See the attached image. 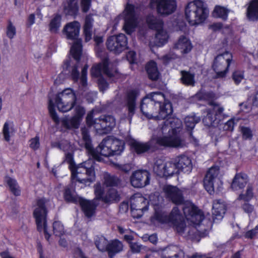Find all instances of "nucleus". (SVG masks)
<instances>
[{
	"label": "nucleus",
	"instance_id": "680f3d73",
	"mask_svg": "<svg viewBox=\"0 0 258 258\" xmlns=\"http://www.w3.org/2000/svg\"><path fill=\"white\" fill-rule=\"evenodd\" d=\"M240 109L244 113H248L251 110V106L247 103H243L240 104Z\"/></svg>",
	"mask_w": 258,
	"mask_h": 258
},
{
	"label": "nucleus",
	"instance_id": "f8f14e48",
	"mask_svg": "<svg viewBox=\"0 0 258 258\" xmlns=\"http://www.w3.org/2000/svg\"><path fill=\"white\" fill-rule=\"evenodd\" d=\"M147 22L150 28L157 31L154 38L155 41L154 43L150 42V46L160 47L166 44L168 41L169 35L167 32L163 29L162 20L153 16H149L147 19Z\"/></svg>",
	"mask_w": 258,
	"mask_h": 258
},
{
	"label": "nucleus",
	"instance_id": "5701e85b",
	"mask_svg": "<svg viewBox=\"0 0 258 258\" xmlns=\"http://www.w3.org/2000/svg\"><path fill=\"white\" fill-rule=\"evenodd\" d=\"M172 163L175 166V173L182 172L189 173L192 168L191 159L185 155L177 157Z\"/></svg>",
	"mask_w": 258,
	"mask_h": 258
},
{
	"label": "nucleus",
	"instance_id": "3c124183",
	"mask_svg": "<svg viewBox=\"0 0 258 258\" xmlns=\"http://www.w3.org/2000/svg\"><path fill=\"white\" fill-rule=\"evenodd\" d=\"M233 79L236 84H239L244 79L243 72L237 71L234 72Z\"/></svg>",
	"mask_w": 258,
	"mask_h": 258
},
{
	"label": "nucleus",
	"instance_id": "2eb2a0df",
	"mask_svg": "<svg viewBox=\"0 0 258 258\" xmlns=\"http://www.w3.org/2000/svg\"><path fill=\"white\" fill-rule=\"evenodd\" d=\"M192 48V45L190 39L187 37L182 35L175 42L172 49L163 57V60L165 63H168L171 59L176 58L177 55L174 51L175 50L184 54L189 52Z\"/></svg>",
	"mask_w": 258,
	"mask_h": 258
},
{
	"label": "nucleus",
	"instance_id": "bb28decb",
	"mask_svg": "<svg viewBox=\"0 0 258 258\" xmlns=\"http://www.w3.org/2000/svg\"><path fill=\"white\" fill-rule=\"evenodd\" d=\"M226 204L220 200H215L213 205L212 215L213 220H221L226 211Z\"/></svg>",
	"mask_w": 258,
	"mask_h": 258
},
{
	"label": "nucleus",
	"instance_id": "e433bc0d",
	"mask_svg": "<svg viewBox=\"0 0 258 258\" xmlns=\"http://www.w3.org/2000/svg\"><path fill=\"white\" fill-rule=\"evenodd\" d=\"M229 11L226 8L220 6H216L212 13L213 17L226 20L228 17Z\"/></svg>",
	"mask_w": 258,
	"mask_h": 258
},
{
	"label": "nucleus",
	"instance_id": "a878e982",
	"mask_svg": "<svg viewBox=\"0 0 258 258\" xmlns=\"http://www.w3.org/2000/svg\"><path fill=\"white\" fill-rule=\"evenodd\" d=\"M224 108L217 104H211L210 108L207 111V114L203 118V121L206 125H210L212 124L217 118L216 116L222 113Z\"/></svg>",
	"mask_w": 258,
	"mask_h": 258
},
{
	"label": "nucleus",
	"instance_id": "7ed1b4c3",
	"mask_svg": "<svg viewBox=\"0 0 258 258\" xmlns=\"http://www.w3.org/2000/svg\"><path fill=\"white\" fill-rule=\"evenodd\" d=\"M76 96L71 88L64 89L58 93L55 97V104L59 111L67 112L74 107V114L72 118L65 117L61 120L62 125L68 128H78L85 110L80 105H75Z\"/></svg>",
	"mask_w": 258,
	"mask_h": 258
},
{
	"label": "nucleus",
	"instance_id": "bf43d9fd",
	"mask_svg": "<svg viewBox=\"0 0 258 258\" xmlns=\"http://www.w3.org/2000/svg\"><path fill=\"white\" fill-rule=\"evenodd\" d=\"M126 58L128 61L131 63H134L136 62V53L133 51H129L127 55Z\"/></svg>",
	"mask_w": 258,
	"mask_h": 258
},
{
	"label": "nucleus",
	"instance_id": "052dcab7",
	"mask_svg": "<svg viewBox=\"0 0 258 258\" xmlns=\"http://www.w3.org/2000/svg\"><path fill=\"white\" fill-rule=\"evenodd\" d=\"M234 126V120L231 119L229 120L224 125V128L227 131H232Z\"/></svg>",
	"mask_w": 258,
	"mask_h": 258
},
{
	"label": "nucleus",
	"instance_id": "423d86ee",
	"mask_svg": "<svg viewBox=\"0 0 258 258\" xmlns=\"http://www.w3.org/2000/svg\"><path fill=\"white\" fill-rule=\"evenodd\" d=\"M209 15V9L202 0L190 2L185 6V18L191 26H198L203 24L208 18Z\"/></svg>",
	"mask_w": 258,
	"mask_h": 258
},
{
	"label": "nucleus",
	"instance_id": "58836bf2",
	"mask_svg": "<svg viewBox=\"0 0 258 258\" xmlns=\"http://www.w3.org/2000/svg\"><path fill=\"white\" fill-rule=\"evenodd\" d=\"M181 81L182 83L188 86H194L195 85L194 75L186 71L181 72Z\"/></svg>",
	"mask_w": 258,
	"mask_h": 258
},
{
	"label": "nucleus",
	"instance_id": "6e6d98bb",
	"mask_svg": "<svg viewBox=\"0 0 258 258\" xmlns=\"http://www.w3.org/2000/svg\"><path fill=\"white\" fill-rule=\"evenodd\" d=\"M257 236H258V225L254 229L247 231L245 233V237L247 238H252Z\"/></svg>",
	"mask_w": 258,
	"mask_h": 258
},
{
	"label": "nucleus",
	"instance_id": "774afa93",
	"mask_svg": "<svg viewBox=\"0 0 258 258\" xmlns=\"http://www.w3.org/2000/svg\"><path fill=\"white\" fill-rule=\"evenodd\" d=\"M124 239L130 244L131 243H132L131 241L134 239L133 234L132 233L128 234V233H126L124 235Z\"/></svg>",
	"mask_w": 258,
	"mask_h": 258
},
{
	"label": "nucleus",
	"instance_id": "20e7f679",
	"mask_svg": "<svg viewBox=\"0 0 258 258\" xmlns=\"http://www.w3.org/2000/svg\"><path fill=\"white\" fill-rule=\"evenodd\" d=\"M155 195L151 196L150 199L152 204L154 206L155 214L151 218V221L155 226H160L164 224H168L173 228L180 235L184 237L194 238V232L196 231L195 227L186 226L185 221L180 214L178 208L175 207L172 210L170 215L167 217L164 214L157 211L156 206L158 203L154 201Z\"/></svg>",
	"mask_w": 258,
	"mask_h": 258
},
{
	"label": "nucleus",
	"instance_id": "9d476101",
	"mask_svg": "<svg viewBox=\"0 0 258 258\" xmlns=\"http://www.w3.org/2000/svg\"><path fill=\"white\" fill-rule=\"evenodd\" d=\"M49 201L45 198H41L37 200L33 212L37 229L40 232H43L45 238L49 241L50 234L49 233L46 224L47 210L46 206Z\"/></svg>",
	"mask_w": 258,
	"mask_h": 258
},
{
	"label": "nucleus",
	"instance_id": "4d7b16f0",
	"mask_svg": "<svg viewBox=\"0 0 258 258\" xmlns=\"http://www.w3.org/2000/svg\"><path fill=\"white\" fill-rule=\"evenodd\" d=\"M243 210L248 215L254 212V206L248 203H244L242 206Z\"/></svg>",
	"mask_w": 258,
	"mask_h": 258
},
{
	"label": "nucleus",
	"instance_id": "6e6552de",
	"mask_svg": "<svg viewBox=\"0 0 258 258\" xmlns=\"http://www.w3.org/2000/svg\"><path fill=\"white\" fill-rule=\"evenodd\" d=\"M91 74L94 78H99L98 84L100 90L102 91L108 88L107 82L101 77L103 74H106L109 77H114L115 79H117L120 76L115 69L113 71L112 65L108 62L107 58L93 66L91 70Z\"/></svg>",
	"mask_w": 258,
	"mask_h": 258
},
{
	"label": "nucleus",
	"instance_id": "a211bd4d",
	"mask_svg": "<svg viewBox=\"0 0 258 258\" xmlns=\"http://www.w3.org/2000/svg\"><path fill=\"white\" fill-rule=\"evenodd\" d=\"M183 213L186 221L189 222L195 226L200 225L204 219L203 214L202 211L190 202H187L183 208Z\"/></svg>",
	"mask_w": 258,
	"mask_h": 258
},
{
	"label": "nucleus",
	"instance_id": "a18cd8bd",
	"mask_svg": "<svg viewBox=\"0 0 258 258\" xmlns=\"http://www.w3.org/2000/svg\"><path fill=\"white\" fill-rule=\"evenodd\" d=\"M48 110L51 118L56 123H58L59 122V118L55 111L53 102L50 99L49 100L48 103Z\"/></svg>",
	"mask_w": 258,
	"mask_h": 258
},
{
	"label": "nucleus",
	"instance_id": "1a4fd4ad",
	"mask_svg": "<svg viewBox=\"0 0 258 258\" xmlns=\"http://www.w3.org/2000/svg\"><path fill=\"white\" fill-rule=\"evenodd\" d=\"M124 143L121 140L113 137H107L104 139L96 148L98 158L94 159L99 161L100 155L104 156H110L119 155L123 150Z\"/></svg>",
	"mask_w": 258,
	"mask_h": 258
},
{
	"label": "nucleus",
	"instance_id": "c756f323",
	"mask_svg": "<svg viewBox=\"0 0 258 258\" xmlns=\"http://www.w3.org/2000/svg\"><path fill=\"white\" fill-rule=\"evenodd\" d=\"M247 18L252 21L258 19V0H251L246 9Z\"/></svg>",
	"mask_w": 258,
	"mask_h": 258
},
{
	"label": "nucleus",
	"instance_id": "cd10ccee",
	"mask_svg": "<svg viewBox=\"0 0 258 258\" xmlns=\"http://www.w3.org/2000/svg\"><path fill=\"white\" fill-rule=\"evenodd\" d=\"M128 143L132 151L138 154L145 153L150 148L148 143L141 142L134 139H129Z\"/></svg>",
	"mask_w": 258,
	"mask_h": 258
},
{
	"label": "nucleus",
	"instance_id": "a19ab883",
	"mask_svg": "<svg viewBox=\"0 0 258 258\" xmlns=\"http://www.w3.org/2000/svg\"><path fill=\"white\" fill-rule=\"evenodd\" d=\"M95 243L100 251L108 250L109 244L107 239L103 236L97 237L95 238Z\"/></svg>",
	"mask_w": 258,
	"mask_h": 258
},
{
	"label": "nucleus",
	"instance_id": "b1692460",
	"mask_svg": "<svg viewBox=\"0 0 258 258\" xmlns=\"http://www.w3.org/2000/svg\"><path fill=\"white\" fill-rule=\"evenodd\" d=\"M163 190L166 197L175 204H181L183 202V191L176 186L166 185Z\"/></svg>",
	"mask_w": 258,
	"mask_h": 258
},
{
	"label": "nucleus",
	"instance_id": "0e129e2a",
	"mask_svg": "<svg viewBox=\"0 0 258 258\" xmlns=\"http://www.w3.org/2000/svg\"><path fill=\"white\" fill-rule=\"evenodd\" d=\"M184 252L178 248V252H175L173 255H170V258H183Z\"/></svg>",
	"mask_w": 258,
	"mask_h": 258
},
{
	"label": "nucleus",
	"instance_id": "393cba45",
	"mask_svg": "<svg viewBox=\"0 0 258 258\" xmlns=\"http://www.w3.org/2000/svg\"><path fill=\"white\" fill-rule=\"evenodd\" d=\"M88 66L85 65L82 70L81 75L79 78V74L78 71V66L73 67L71 72V76L73 80L75 82L79 81V87L80 89L85 90L87 87V70Z\"/></svg>",
	"mask_w": 258,
	"mask_h": 258
},
{
	"label": "nucleus",
	"instance_id": "ea45409f",
	"mask_svg": "<svg viewBox=\"0 0 258 258\" xmlns=\"http://www.w3.org/2000/svg\"><path fill=\"white\" fill-rule=\"evenodd\" d=\"M200 120V118L195 115L186 116L185 118L184 123L187 130L189 131L192 130L195 127L196 124Z\"/></svg>",
	"mask_w": 258,
	"mask_h": 258
},
{
	"label": "nucleus",
	"instance_id": "f704fd0d",
	"mask_svg": "<svg viewBox=\"0 0 258 258\" xmlns=\"http://www.w3.org/2000/svg\"><path fill=\"white\" fill-rule=\"evenodd\" d=\"M146 70L150 79L156 80L158 79L160 73L155 62L154 61L149 62L146 65Z\"/></svg>",
	"mask_w": 258,
	"mask_h": 258
},
{
	"label": "nucleus",
	"instance_id": "6ab92c4d",
	"mask_svg": "<svg viewBox=\"0 0 258 258\" xmlns=\"http://www.w3.org/2000/svg\"><path fill=\"white\" fill-rule=\"evenodd\" d=\"M127 38L123 34L109 37L106 42L107 48L117 54L124 50L127 48Z\"/></svg>",
	"mask_w": 258,
	"mask_h": 258
},
{
	"label": "nucleus",
	"instance_id": "864d4df0",
	"mask_svg": "<svg viewBox=\"0 0 258 258\" xmlns=\"http://www.w3.org/2000/svg\"><path fill=\"white\" fill-rule=\"evenodd\" d=\"M241 132L243 138L245 139H250L252 137V132L251 130L247 127H241Z\"/></svg>",
	"mask_w": 258,
	"mask_h": 258
},
{
	"label": "nucleus",
	"instance_id": "5fc2aeb1",
	"mask_svg": "<svg viewBox=\"0 0 258 258\" xmlns=\"http://www.w3.org/2000/svg\"><path fill=\"white\" fill-rule=\"evenodd\" d=\"M91 6V0H81V7L83 12H87Z\"/></svg>",
	"mask_w": 258,
	"mask_h": 258
},
{
	"label": "nucleus",
	"instance_id": "f3484780",
	"mask_svg": "<svg viewBox=\"0 0 258 258\" xmlns=\"http://www.w3.org/2000/svg\"><path fill=\"white\" fill-rule=\"evenodd\" d=\"M130 204L132 215L135 218L141 217L148 210L149 204L148 200L139 193L131 198Z\"/></svg>",
	"mask_w": 258,
	"mask_h": 258
},
{
	"label": "nucleus",
	"instance_id": "473e14b6",
	"mask_svg": "<svg viewBox=\"0 0 258 258\" xmlns=\"http://www.w3.org/2000/svg\"><path fill=\"white\" fill-rule=\"evenodd\" d=\"M82 133L83 136V139L85 142V148L88 153V154L94 159L98 158V156L96 153V149H94L92 148V145L90 142V137L88 134V132L86 128L82 129Z\"/></svg>",
	"mask_w": 258,
	"mask_h": 258
},
{
	"label": "nucleus",
	"instance_id": "412c9836",
	"mask_svg": "<svg viewBox=\"0 0 258 258\" xmlns=\"http://www.w3.org/2000/svg\"><path fill=\"white\" fill-rule=\"evenodd\" d=\"M153 170L160 176H169L175 173V166L172 161L165 162L162 159L156 161Z\"/></svg>",
	"mask_w": 258,
	"mask_h": 258
},
{
	"label": "nucleus",
	"instance_id": "dca6fc26",
	"mask_svg": "<svg viewBox=\"0 0 258 258\" xmlns=\"http://www.w3.org/2000/svg\"><path fill=\"white\" fill-rule=\"evenodd\" d=\"M232 60V55L229 52H225L215 57L213 68L218 77H223L226 75Z\"/></svg>",
	"mask_w": 258,
	"mask_h": 258
},
{
	"label": "nucleus",
	"instance_id": "4c0bfd02",
	"mask_svg": "<svg viewBox=\"0 0 258 258\" xmlns=\"http://www.w3.org/2000/svg\"><path fill=\"white\" fill-rule=\"evenodd\" d=\"M123 249L122 243L118 240H112L108 247V251L109 255L121 251Z\"/></svg>",
	"mask_w": 258,
	"mask_h": 258
},
{
	"label": "nucleus",
	"instance_id": "f257e3e1",
	"mask_svg": "<svg viewBox=\"0 0 258 258\" xmlns=\"http://www.w3.org/2000/svg\"><path fill=\"white\" fill-rule=\"evenodd\" d=\"M141 109L149 119L167 118L157 128L153 137L158 145L169 148H180L184 145L180 133L181 122L177 118L169 117L172 113V106L163 93L153 92L148 95L142 100Z\"/></svg>",
	"mask_w": 258,
	"mask_h": 258
},
{
	"label": "nucleus",
	"instance_id": "2f4dec72",
	"mask_svg": "<svg viewBox=\"0 0 258 258\" xmlns=\"http://www.w3.org/2000/svg\"><path fill=\"white\" fill-rule=\"evenodd\" d=\"M247 182V176L240 173L237 174L231 184V188L233 190L237 191L243 188Z\"/></svg>",
	"mask_w": 258,
	"mask_h": 258
},
{
	"label": "nucleus",
	"instance_id": "603ef678",
	"mask_svg": "<svg viewBox=\"0 0 258 258\" xmlns=\"http://www.w3.org/2000/svg\"><path fill=\"white\" fill-rule=\"evenodd\" d=\"M40 142L38 137H35L29 141V147L33 150H36L39 148Z\"/></svg>",
	"mask_w": 258,
	"mask_h": 258
},
{
	"label": "nucleus",
	"instance_id": "69168bd1",
	"mask_svg": "<svg viewBox=\"0 0 258 258\" xmlns=\"http://www.w3.org/2000/svg\"><path fill=\"white\" fill-rule=\"evenodd\" d=\"M35 17L34 14H30L29 16L28 20H27V25L29 26H32L35 23Z\"/></svg>",
	"mask_w": 258,
	"mask_h": 258
},
{
	"label": "nucleus",
	"instance_id": "49530a36",
	"mask_svg": "<svg viewBox=\"0 0 258 258\" xmlns=\"http://www.w3.org/2000/svg\"><path fill=\"white\" fill-rule=\"evenodd\" d=\"M178 247L176 246H171L166 248L163 250L162 256L163 258H170V256L173 255L175 252H178Z\"/></svg>",
	"mask_w": 258,
	"mask_h": 258
},
{
	"label": "nucleus",
	"instance_id": "4468645a",
	"mask_svg": "<svg viewBox=\"0 0 258 258\" xmlns=\"http://www.w3.org/2000/svg\"><path fill=\"white\" fill-rule=\"evenodd\" d=\"M221 176L218 166H213L207 171L204 179V185L210 195L213 194L215 190H220L223 184Z\"/></svg>",
	"mask_w": 258,
	"mask_h": 258
},
{
	"label": "nucleus",
	"instance_id": "9b49d317",
	"mask_svg": "<svg viewBox=\"0 0 258 258\" xmlns=\"http://www.w3.org/2000/svg\"><path fill=\"white\" fill-rule=\"evenodd\" d=\"M86 121L87 124L90 127H93L99 134H107L116 124L115 118L111 115H102L93 120L92 112L88 114Z\"/></svg>",
	"mask_w": 258,
	"mask_h": 258
},
{
	"label": "nucleus",
	"instance_id": "c03bdc74",
	"mask_svg": "<svg viewBox=\"0 0 258 258\" xmlns=\"http://www.w3.org/2000/svg\"><path fill=\"white\" fill-rule=\"evenodd\" d=\"M253 197V190L251 186H248L245 191L241 193L238 198V200L245 202L250 201Z\"/></svg>",
	"mask_w": 258,
	"mask_h": 258
},
{
	"label": "nucleus",
	"instance_id": "c85d7f7f",
	"mask_svg": "<svg viewBox=\"0 0 258 258\" xmlns=\"http://www.w3.org/2000/svg\"><path fill=\"white\" fill-rule=\"evenodd\" d=\"M138 94L139 92L137 90H130L127 93V105L128 111V116L130 119L134 113L135 109V99L138 95Z\"/></svg>",
	"mask_w": 258,
	"mask_h": 258
},
{
	"label": "nucleus",
	"instance_id": "338daca9",
	"mask_svg": "<svg viewBox=\"0 0 258 258\" xmlns=\"http://www.w3.org/2000/svg\"><path fill=\"white\" fill-rule=\"evenodd\" d=\"M119 168L121 170L124 171L125 172H127L131 170L132 166H131V165L127 164L120 165L119 166Z\"/></svg>",
	"mask_w": 258,
	"mask_h": 258
},
{
	"label": "nucleus",
	"instance_id": "79ce46f5",
	"mask_svg": "<svg viewBox=\"0 0 258 258\" xmlns=\"http://www.w3.org/2000/svg\"><path fill=\"white\" fill-rule=\"evenodd\" d=\"M61 16L59 15L56 14L51 19L49 29L52 32H56L59 29L61 25Z\"/></svg>",
	"mask_w": 258,
	"mask_h": 258
},
{
	"label": "nucleus",
	"instance_id": "72a5a7b5",
	"mask_svg": "<svg viewBox=\"0 0 258 258\" xmlns=\"http://www.w3.org/2000/svg\"><path fill=\"white\" fill-rule=\"evenodd\" d=\"M93 22L94 20L92 16L88 15L86 16L83 27V32L86 42L90 41L92 39V28Z\"/></svg>",
	"mask_w": 258,
	"mask_h": 258
},
{
	"label": "nucleus",
	"instance_id": "de8ad7c7",
	"mask_svg": "<svg viewBox=\"0 0 258 258\" xmlns=\"http://www.w3.org/2000/svg\"><path fill=\"white\" fill-rule=\"evenodd\" d=\"M54 234L57 236H60L64 233L63 225L59 221H55L53 225Z\"/></svg>",
	"mask_w": 258,
	"mask_h": 258
},
{
	"label": "nucleus",
	"instance_id": "c9c22d12",
	"mask_svg": "<svg viewBox=\"0 0 258 258\" xmlns=\"http://www.w3.org/2000/svg\"><path fill=\"white\" fill-rule=\"evenodd\" d=\"M15 132L16 129L12 122L7 121L5 123L3 128V135L6 141L9 142Z\"/></svg>",
	"mask_w": 258,
	"mask_h": 258
},
{
	"label": "nucleus",
	"instance_id": "aec40b11",
	"mask_svg": "<svg viewBox=\"0 0 258 258\" xmlns=\"http://www.w3.org/2000/svg\"><path fill=\"white\" fill-rule=\"evenodd\" d=\"M151 7H156L158 13L162 15H168L176 9V0H151Z\"/></svg>",
	"mask_w": 258,
	"mask_h": 258
},
{
	"label": "nucleus",
	"instance_id": "7c9ffc66",
	"mask_svg": "<svg viewBox=\"0 0 258 258\" xmlns=\"http://www.w3.org/2000/svg\"><path fill=\"white\" fill-rule=\"evenodd\" d=\"M63 11L67 14L76 17L79 12V5L77 0H67L63 4Z\"/></svg>",
	"mask_w": 258,
	"mask_h": 258
},
{
	"label": "nucleus",
	"instance_id": "37998d69",
	"mask_svg": "<svg viewBox=\"0 0 258 258\" xmlns=\"http://www.w3.org/2000/svg\"><path fill=\"white\" fill-rule=\"evenodd\" d=\"M6 181L13 194L15 196H19L21 194V190L16 180L14 179L8 177L7 178Z\"/></svg>",
	"mask_w": 258,
	"mask_h": 258
},
{
	"label": "nucleus",
	"instance_id": "8fccbe9b",
	"mask_svg": "<svg viewBox=\"0 0 258 258\" xmlns=\"http://www.w3.org/2000/svg\"><path fill=\"white\" fill-rule=\"evenodd\" d=\"M7 35L10 39H12L14 37L16 34V30L15 27L13 24L10 22L7 27Z\"/></svg>",
	"mask_w": 258,
	"mask_h": 258
},
{
	"label": "nucleus",
	"instance_id": "e2e57ef3",
	"mask_svg": "<svg viewBox=\"0 0 258 258\" xmlns=\"http://www.w3.org/2000/svg\"><path fill=\"white\" fill-rule=\"evenodd\" d=\"M177 31H182L185 33L187 29L185 24L183 22H180L178 23L177 28H176Z\"/></svg>",
	"mask_w": 258,
	"mask_h": 258
},
{
	"label": "nucleus",
	"instance_id": "09e8293b",
	"mask_svg": "<svg viewBox=\"0 0 258 258\" xmlns=\"http://www.w3.org/2000/svg\"><path fill=\"white\" fill-rule=\"evenodd\" d=\"M119 180L117 177L106 175L105 177L104 185L107 186H113L118 185Z\"/></svg>",
	"mask_w": 258,
	"mask_h": 258
},
{
	"label": "nucleus",
	"instance_id": "39448f33",
	"mask_svg": "<svg viewBox=\"0 0 258 258\" xmlns=\"http://www.w3.org/2000/svg\"><path fill=\"white\" fill-rule=\"evenodd\" d=\"M66 161L69 164V167L71 171L73 181H79L84 185H89L95 181V173L94 163L92 159H89L85 162L76 165L72 153L66 155Z\"/></svg>",
	"mask_w": 258,
	"mask_h": 258
},
{
	"label": "nucleus",
	"instance_id": "13d9d810",
	"mask_svg": "<svg viewBox=\"0 0 258 258\" xmlns=\"http://www.w3.org/2000/svg\"><path fill=\"white\" fill-rule=\"evenodd\" d=\"M130 246L134 252H139L142 249V246L137 242L131 243Z\"/></svg>",
	"mask_w": 258,
	"mask_h": 258
},
{
	"label": "nucleus",
	"instance_id": "ddd939ff",
	"mask_svg": "<svg viewBox=\"0 0 258 258\" xmlns=\"http://www.w3.org/2000/svg\"><path fill=\"white\" fill-rule=\"evenodd\" d=\"M136 13L135 7L131 4H127L122 13L115 19V24L116 25L119 20H122L124 22V31L127 34H131L134 31L137 25Z\"/></svg>",
	"mask_w": 258,
	"mask_h": 258
},
{
	"label": "nucleus",
	"instance_id": "0eeeda50",
	"mask_svg": "<svg viewBox=\"0 0 258 258\" xmlns=\"http://www.w3.org/2000/svg\"><path fill=\"white\" fill-rule=\"evenodd\" d=\"M80 28V23L77 21H74L67 23L62 30V33L67 39L74 41L71 48L70 53L77 60L80 59L82 54V40L79 38Z\"/></svg>",
	"mask_w": 258,
	"mask_h": 258
},
{
	"label": "nucleus",
	"instance_id": "f03ea898",
	"mask_svg": "<svg viewBox=\"0 0 258 258\" xmlns=\"http://www.w3.org/2000/svg\"><path fill=\"white\" fill-rule=\"evenodd\" d=\"M76 182L81 183L79 181H73L72 179L71 184L65 188L63 194L64 198L68 202H79L85 215L88 217H91L94 214L95 209L97 206L96 201L97 200L101 199L105 203H110L117 201L119 199V195L116 189L113 188H109L107 195L105 197H103L101 185L97 183L95 186L96 199L92 201H87L77 196L74 188V184Z\"/></svg>",
	"mask_w": 258,
	"mask_h": 258
},
{
	"label": "nucleus",
	"instance_id": "4be33fe9",
	"mask_svg": "<svg viewBox=\"0 0 258 258\" xmlns=\"http://www.w3.org/2000/svg\"><path fill=\"white\" fill-rule=\"evenodd\" d=\"M130 180L134 187L142 188L149 183L150 174L146 170H137L132 174Z\"/></svg>",
	"mask_w": 258,
	"mask_h": 258
}]
</instances>
